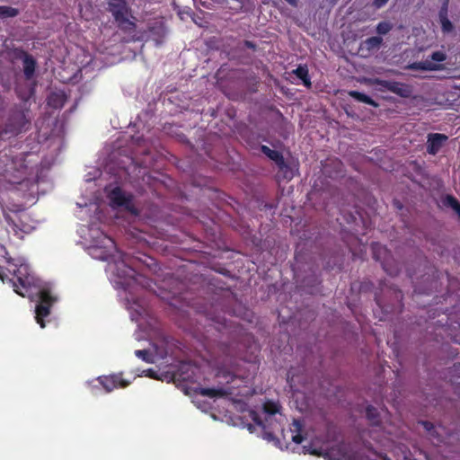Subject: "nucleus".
I'll return each mask as SVG.
<instances>
[{"mask_svg": "<svg viewBox=\"0 0 460 460\" xmlns=\"http://www.w3.org/2000/svg\"><path fill=\"white\" fill-rule=\"evenodd\" d=\"M294 74L303 81V84L306 87H310L311 82L308 76V69L305 66H299L296 69H295Z\"/></svg>", "mask_w": 460, "mask_h": 460, "instance_id": "6ab92c4d", "label": "nucleus"}, {"mask_svg": "<svg viewBox=\"0 0 460 460\" xmlns=\"http://www.w3.org/2000/svg\"><path fill=\"white\" fill-rule=\"evenodd\" d=\"M6 254V252H5V248L0 243V256H5Z\"/></svg>", "mask_w": 460, "mask_h": 460, "instance_id": "2f4dec72", "label": "nucleus"}, {"mask_svg": "<svg viewBox=\"0 0 460 460\" xmlns=\"http://www.w3.org/2000/svg\"><path fill=\"white\" fill-rule=\"evenodd\" d=\"M109 10L119 22L128 21V7L124 0H107Z\"/></svg>", "mask_w": 460, "mask_h": 460, "instance_id": "9d476101", "label": "nucleus"}, {"mask_svg": "<svg viewBox=\"0 0 460 460\" xmlns=\"http://www.w3.org/2000/svg\"><path fill=\"white\" fill-rule=\"evenodd\" d=\"M99 174V172L98 170L96 169H93V172H90L87 175H86V181H92L93 180L95 179V177Z\"/></svg>", "mask_w": 460, "mask_h": 460, "instance_id": "c85d7f7f", "label": "nucleus"}, {"mask_svg": "<svg viewBox=\"0 0 460 460\" xmlns=\"http://www.w3.org/2000/svg\"><path fill=\"white\" fill-rule=\"evenodd\" d=\"M18 14V11L15 8L8 6H0V15L5 17H14Z\"/></svg>", "mask_w": 460, "mask_h": 460, "instance_id": "5701e85b", "label": "nucleus"}, {"mask_svg": "<svg viewBox=\"0 0 460 460\" xmlns=\"http://www.w3.org/2000/svg\"><path fill=\"white\" fill-rule=\"evenodd\" d=\"M13 119L16 121V124H14L13 122L9 124L7 126L6 129L4 130V134H6L8 132H10L12 134H18L22 130L26 129L27 128L26 126L30 122V119H28L23 113H19V114L15 115Z\"/></svg>", "mask_w": 460, "mask_h": 460, "instance_id": "4468645a", "label": "nucleus"}, {"mask_svg": "<svg viewBox=\"0 0 460 460\" xmlns=\"http://www.w3.org/2000/svg\"><path fill=\"white\" fill-rule=\"evenodd\" d=\"M98 199L95 198L93 201H90V203H77L79 207H90L91 208H93L94 211H97L99 208V205L97 203Z\"/></svg>", "mask_w": 460, "mask_h": 460, "instance_id": "cd10ccee", "label": "nucleus"}, {"mask_svg": "<svg viewBox=\"0 0 460 460\" xmlns=\"http://www.w3.org/2000/svg\"><path fill=\"white\" fill-rule=\"evenodd\" d=\"M439 22L441 24V29L444 33H449L453 31L454 26L452 22L447 18V7L444 5L439 12Z\"/></svg>", "mask_w": 460, "mask_h": 460, "instance_id": "dca6fc26", "label": "nucleus"}, {"mask_svg": "<svg viewBox=\"0 0 460 460\" xmlns=\"http://www.w3.org/2000/svg\"><path fill=\"white\" fill-rule=\"evenodd\" d=\"M262 153L267 155L270 160L274 161L278 167L284 172L285 174L288 173V165L286 164L282 155L277 151L272 150L266 146H261Z\"/></svg>", "mask_w": 460, "mask_h": 460, "instance_id": "ddd939ff", "label": "nucleus"}, {"mask_svg": "<svg viewBox=\"0 0 460 460\" xmlns=\"http://www.w3.org/2000/svg\"><path fill=\"white\" fill-rule=\"evenodd\" d=\"M176 377L183 382L196 384L199 378V369L191 363H182L179 367Z\"/></svg>", "mask_w": 460, "mask_h": 460, "instance_id": "1a4fd4ad", "label": "nucleus"}, {"mask_svg": "<svg viewBox=\"0 0 460 460\" xmlns=\"http://www.w3.org/2000/svg\"><path fill=\"white\" fill-rule=\"evenodd\" d=\"M422 425L424 427V429L430 432V435L432 437H435V436H439V432L438 430L433 426L432 423L429 422V421H423L422 422Z\"/></svg>", "mask_w": 460, "mask_h": 460, "instance_id": "bb28decb", "label": "nucleus"}, {"mask_svg": "<svg viewBox=\"0 0 460 460\" xmlns=\"http://www.w3.org/2000/svg\"><path fill=\"white\" fill-rule=\"evenodd\" d=\"M366 46L367 47V49H376L378 48L381 43H382V38L380 37H371V38H368L367 40H366Z\"/></svg>", "mask_w": 460, "mask_h": 460, "instance_id": "b1692460", "label": "nucleus"}, {"mask_svg": "<svg viewBox=\"0 0 460 460\" xmlns=\"http://www.w3.org/2000/svg\"><path fill=\"white\" fill-rule=\"evenodd\" d=\"M23 210L22 207L20 205H15L13 208H3L4 217L6 222L15 227H18L17 219L19 218V213Z\"/></svg>", "mask_w": 460, "mask_h": 460, "instance_id": "2eb2a0df", "label": "nucleus"}, {"mask_svg": "<svg viewBox=\"0 0 460 460\" xmlns=\"http://www.w3.org/2000/svg\"><path fill=\"white\" fill-rule=\"evenodd\" d=\"M302 423L295 420L290 427L289 432L291 433V439L296 444H300L303 442L304 438L302 436Z\"/></svg>", "mask_w": 460, "mask_h": 460, "instance_id": "f3484780", "label": "nucleus"}, {"mask_svg": "<svg viewBox=\"0 0 460 460\" xmlns=\"http://www.w3.org/2000/svg\"><path fill=\"white\" fill-rule=\"evenodd\" d=\"M65 95L63 93H52L48 98V104L55 109L63 107Z\"/></svg>", "mask_w": 460, "mask_h": 460, "instance_id": "a211bd4d", "label": "nucleus"}, {"mask_svg": "<svg viewBox=\"0 0 460 460\" xmlns=\"http://www.w3.org/2000/svg\"><path fill=\"white\" fill-rule=\"evenodd\" d=\"M239 419L241 422H234V425L247 428L250 433H258L269 442L275 440L277 433L283 432V426L287 422L280 405L272 401L265 402L259 411H244Z\"/></svg>", "mask_w": 460, "mask_h": 460, "instance_id": "7ed1b4c3", "label": "nucleus"}, {"mask_svg": "<svg viewBox=\"0 0 460 460\" xmlns=\"http://www.w3.org/2000/svg\"><path fill=\"white\" fill-rule=\"evenodd\" d=\"M387 2L388 0H375L374 4L376 8H380L384 6Z\"/></svg>", "mask_w": 460, "mask_h": 460, "instance_id": "c756f323", "label": "nucleus"}, {"mask_svg": "<svg viewBox=\"0 0 460 460\" xmlns=\"http://www.w3.org/2000/svg\"><path fill=\"white\" fill-rule=\"evenodd\" d=\"M447 140V137L443 134L435 133V134H429L428 137V146L427 150L429 154L430 155H436L442 146L445 144V142Z\"/></svg>", "mask_w": 460, "mask_h": 460, "instance_id": "9b49d317", "label": "nucleus"}, {"mask_svg": "<svg viewBox=\"0 0 460 460\" xmlns=\"http://www.w3.org/2000/svg\"><path fill=\"white\" fill-rule=\"evenodd\" d=\"M93 389H98L102 386L105 392L110 393L119 387H126L130 384V381L125 380L120 375H111L108 376H100L95 380L89 383Z\"/></svg>", "mask_w": 460, "mask_h": 460, "instance_id": "423d86ee", "label": "nucleus"}, {"mask_svg": "<svg viewBox=\"0 0 460 460\" xmlns=\"http://www.w3.org/2000/svg\"><path fill=\"white\" fill-rule=\"evenodd\" d=\"M366 412L367 419L372 422L373 425V428L370 430V437L376 442L380 443L383 447H388L389 439H383L381 438V429L379 428V422L376 420L378 416L377 410L373 406H367Z\"/></svg>", "mask_w": 460, "mask_h": 460, "instance_id": "6e6552de", "label": "nucleus"}, {"mask_svg": "<svg viewBox=\"0 0 460 460\" xmlns=\"http://www.w3.org/2000/svg\"><path fill=\"white\" fill-rule=\"evenodd\" d=\"M5 270L13 275L10 281L13 283L14 292L23 297L37 296L38 305L35 308V319L40 327L44 328V318L49 315L50 307L58 300L53 287L36 279L31 273L30 267L22 257L5 258ZM3 269L4 266H0V279L4 281L7 275Z\"/></svg>", "mask_w": 460, "mask_h": 460, "instance_id": "f03ea898", "label": "nucleus"}, {"mask_svg": "<svg viewBox=\"0 0 460 460\" xmlns=\"http://www.w3.org/2000/svg\"><path fill=\"white\" fill-rule=\"evenodd\" d=\"M300 395H301V394H300V393H298V392H296V393H295V394H294V397H295L296 399H298V397H299Z\"/></svg>", "mask_w": 460, "mask_h": 460, "instance_id": "f704fd0d", "label": "nucleus"}, {"mask_svg": "<svg viewBox=\"0 0 460 460\" xmlns=\"http://www.w3.org/2000/svg\"><path fill=\"white\" fill-rule=\"evenodd\" d=\"M135 336H136V339L138 340V341L142 339V336L139 333H137V332L135 333Z\"/></svg>", "mask_w": 460, "mask_h": 460, "instance_id": "72a5a7b5", "label": "nucleus"}, {"mask_svg": "<svg viewBox=\"0 0 460 460\" xmlns=\"http://www.w3.org/2000/svg\"><path fill=\"white\" fill-rule=\"evenodd\" d=\"M447 59V53L443 50L433 52L425 59L411 65L412 69L421 71H438L442 69V63Z\"/></svg>", "mask_w": 460, "mask_h": 460, "instance_id": "39448f33", "label": "nucleus"}, {"mask_svg": "<svg viewBox=\"0 0 460 460\" xmlns=\"http://www.w3.org/2000/svg\"><path fill=\"white\" fill-rule=\"evenodd\" d=\"M135 355L142 360L150 363L152 362V355L146 349H137L135 351Z\"/></svg>", "mask_w": 460, "mask_h": 460, "instance_id": "393cba45", "label": "nucleus"}, {"mask_svg": "<svg viewBox=\"0 0 460 460\" xmlns=\"http://www.w3.org/2000/svg\"><path fill=\"white\" fill-rule=\"evenodd\" d=\"M443 205L451 208L460 218V203L452 196H446L443 200Z\"/></svg>", "mask_w": 460, "mask_h": 460, "instance_id": "412c9836", "label": "nucleus"}, {"mask_svg": "<svg viewBox=\"0 0 460 460\" xmlns=\"http://www.w3.org/2000/svg\"><path fill=\"white\" fill-rule=\"evenodd\" d=\"M105 191L112 208L123 207L131 209V196L125 194L119 187H106Z\"/></svg>", "mask_w": 460, "mask_h": 460, "instance_id": "0eeeda50", "label": "nucleus"}, {"mask_svg": "<svg viewBox=\"0 0 460 460\" xmlns=\"http://www.w3.org/2000/svg\"><path fill=\"white\" fill-rule=\"evenodd\" d=\"M289 4L296 6L297 4L296 0H286Z\"/></svg>", "mask_w": 460, "mask_h": 460, "instance_id": "473e14b6", "label": "nucleus"}, {"mask_svg": "<svg viewBox=\"0 0 460 460\" xmlns=\"http://www.w3.org/2000/svg\"><path fill=\"white\" fill-rule=\"evenodd\" d=\"M303 410H304L303 406L299 407V411H303Z\"/></svg>", "mask_w": 460, "mask_h": 460, "instance_id": "c9c22d12", "label": "nucleus"}, {"mask_svg": "<svg viewBox=\"0 0 460 460\" xmlns=\"http://www.w3.org/2000/svg\"><path fill=\"white\" fill-rule=\"evenodd\" d=\"M217 376L219 379V384L225 386L217 388H200L195 387L193 402L202 411H207L211 407V400L215 398H221L227 395H246L247 391H243L241 385L247 383L243 377L233 375L229 371L220 368L217 372Z\"/></svg>", "mask_w": 460, "mask_h": 460, "instance_id": "20e7f679", "label": "nucleus"}, {"mask_svg": "<svg viewBox=\"0 0 460 460\" xmlns=\"http://www.w3.org/2000/svg\"><path fill=\"white\" fill-rule=\"evenodd\" d=\"M380 84L384 87H385L390 92L402 96V97H407L411 93V90L408 85L398 83V82H392V81H382Z\"/></svg>", "mask_w": 460, "mask_h": 460, "instance_id": "f8f14e48", "label": "nucleus"}, {"mask_svg": "<svg viewBox=\"0 0 460 460\" xmlns=\"http://www.w3.org/2000/svg\"><path fill=\"white\" fill-rule=\"evenodd\" d=\"M23 69L25 76L30 79L35 70V62L31 57L25 56L23 59Z\"/></svg>", "mask_w": 460, "mask_h": 460, "instance_id": "aec40b11", "label": "nucleus"}, {"mask_svg": "<svg viewBox=\"0 0 460 460\" xmlns=\"http://www.w3.org/2000/svg\"><path fill=\"white\" fill-rule=\"evenodd\" d=\"M143 373L146 376H147L155 377V375H154V371L152 369H148V370L143 371Z\"/></svg>", "mask_w": 460, "mask_h": 460, "instance_id": "7c9ffc66", "label": "nucleus"}, {"mask_svg": "<svg viewBox=\"0 0 460 460\" xmlns=\"http://www.w3.org/2000/svg\"><path fill=\"white\" fill-rule=\"evenodd\" d=\"M349 95L353 97L354 99L358 100V102L372 105V106H377V104L367 95L365 93L357 92V91H351L349 92Z\"/></svg>", "mask_w": 460, "mask_h": 460, "instance_id": "4be33fe9", "label": "nucleus"}, {"mask_svg": "<svg viewBox=\"0 0 460 460\" xmlns=\"http://www.w3.org/2000/svg\"><path fill=\"white\" fill-rule=\"evenodd\" d=\"M81 243L89 255L95 260L107 261L106 272L116 289H122L119 294L124 300L132 321L148 323V311L146 301L136 293L137 287H146V278L136 275L135 270L126 258L118 251L114 241L104 234L100 227L82 226L78 229Z\"/></svg>", "mask_w": 460, "mask_h": 460, "instance_id": "f257e3e1", "label": "nucleus"}, {"mask_svg": "<svg viewBox=\"0 0 460 460\" xmlns=\"http://www.w3.org/2000/svg\"><path fill=\"white\" fill-rule=\"evenodd\" d=\"M392 24H390L389 22H379L376 26V31L379 33V34H386L387 32H389L392 29Z\"/></svg>", "mask_w": 460, "mask_h": 460, "instance_id": "a878e982", "label": "nucleus"}, {"mask_svg": "<svg viewBox=\"0 0 460 460\" xmlns=\"http://www.w3.org/2000/svg\"><path fill=\"white\" fill-rule=\"evenodd\" d=\"M141 325H142V323H138V325H137V326H138V328H140V327H141Z\"/></svg>", "mask_w": 460, "mask_h": 460, "instance_id": "e433bc0d", "label": "nucleus"}]
</instances>
